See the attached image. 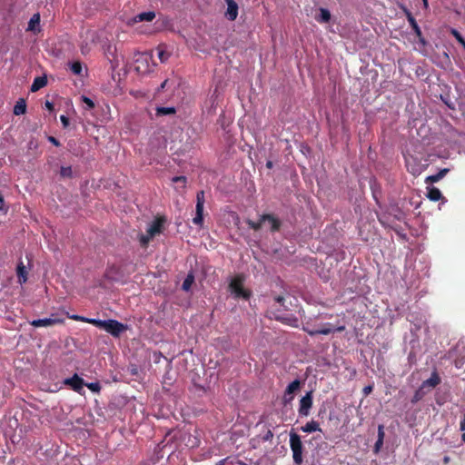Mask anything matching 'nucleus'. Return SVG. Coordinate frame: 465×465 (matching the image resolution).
<instances>
[{
	"instance_id": "obj_35",
	"label": "nucleus",
	"mask_w": 465,
	"mask_h": 465,
	"mask_svg": "<svg viewBox=\"0 0 465 465\" xmlns=\"http://www.w3.org/2000/svg\"><path fill=\"white\" fill-rule=\"evenodd\" d=\"M82 100L89 109H92L94 106V102L89 97L82 96Z\"/></svg>"
},
{
	"instance_id": "obj_23",
	"label": "nucleus",
	"mask_w": 465,
	"mask_h": 465,
	"mask_svg": "<svg viewBox=\"0 0 465 465\" xmlns=\"http://www.w3.org/2000/svg\"><path fill=\"white\" fill-rule=\"evenodd\" d=\"M194 282V275L193 272H190L187 274L186 278L184 279L182 289L184 292H189L193 283Z\"/></svg>"
},
{
	"instance_id": "obj_36",
	"label": "nucleus",
	"mask_w": 465,
	"mask_h": 465,
	"mask_svg": "<svg viewBox=\"0 0 465 465\" xmlns=\"http://www.w3.org/2000/svg\"><path fill=\"white\" fill-rule=\"evenodd\" d=\"M404 157H405V162H406V165H407L408 169L411 170V172L413 173H416L417 171L414 168L411 167V157L408 156L406 154H404Z\"/></svg>"
},
{
	"instance_id": "obj_30",
	"label": "nucleus",
	"mask_w": 465,
	"mask_h": 465,
	"mask_svg": "<svg viewBox=\"0 0 465 465\" xmlns=\"http://www.w3.org/2000/svg\"><path fill=\"white\" fill-rule=\"evenodd\" d=\"M274 302L278 303L281 307L283 308V310H288V306L285 304L286 299L282 295H276L274 297Z\"/></svg>"
},
{
	"instance_id": "obj_44",
	"label": "nucleus",
	"mask_w": 465,
	"mask_h": 465,
	"mask_svg": "<svg viewBox=\"0 0 465 465\" xmlns=\"http://www.w3.org/2000/svg\"><path fill=\"white\" fill-rule=\"evenodd\" d=\"M408 18H409V22H410V24L411 25V26H412V27H413L415 25H417V23H416L415 19H414L411 15H408Z\"/></svg>"
},
{
	"instance_id": "obj_11",
	"label": "nucleus",
	"mask_w": 465,
	"mask_h": 465,
	"mask_svg": "<svg viewBox=\"0 0 465 465\" xmlns=\"http://www.w3.org/2000/svg\"><path fill=\"white\" fill-rule=\"evenodd\" d=\"M166 222L165 218L163 216H158L156 217L153 223L149 225L146 232L149 233L151 236H155L156 234H159L162 232L163 227L164 223Z\"/></svg>"
},
{
	"instance_id": "obj_29",
	"label": "nucleus",
	"mask_w": 465,
	"mask_h": 465,
	"mask_svg": "<svg viewBox=\"0 0 465 465\" xmlns=\"http://www.w3.org/2000/svg\"><path fill=\"white\" fill-rule=\"evenodd\" d=\"M446 173H447V170L444 169V170L440 171L439 173H437L435 175L429 176L427 178V180L430 181L431 183L438 182L439 180H440L445 175Z\"/></svg>"
},
{
	"instance_id": "obj_4",
	"label": "nucleus",
	"mask_w": 465,
	"mask_h": 465,
	"mask_svg": "<svg viewBox=\"0 0 465 465\" xmlns=\"http://www.w3.org/2000/svg\"><path fill=\"white\" fill-rule=\"evenodd\" d=\"M58 159L49 157L47 160L48 166L58 175L61 180L72 179L74 176V172L71 164H58Z\"/></svg>"
},
{
	"instance_id": "obj_22",
	"label": "nucleus",
	"mask_w": 465,
	"mask_h": 465,
	"mask_svg": "<svg viewBox=\"0 0 465 465\" xmlns=\"http://www.w3.org/2000/svg\"><path fill=\"white\" fill-rule=\"evenodd\" d=\"M26 111V104L25 100L20 99L16 102V104L14 106V114L15 115H22Z\"/></svg>"
},
{
	"instance_id": "obj_5",
	"label": "nucleus",
	"mask_w": 465,
	"mask_h": 465,
	"mask_svg": "<svg viewBox=\"0 0 465 465\" xmlns=\"http://www.w3.org/2000/svg\"><path fill=\"white\" fill-rule=\"evenodd\" d=\"M290 447L294 463L300 465L302 462L303 445L301 437L295 432L290 433Z\"/></svg>"
},
{
	"instance_id": "obj_37",
	"label": "nucleus",
	"mask_w": 465,
	"mask_h": 465,
	"mask_svg": "<svg viewBox=\"0 0 465 465\" xmlns=\"http://www.w3.org/2000/svg\"><path fill=\"white\" fill-rule=\"evenodd\" d=\"M382 445H383V440H377L374 444V452L378 453L381 450Z\"/></svg>"
},
{
	"instance_id": "obj_34",
	"label": "nucleus",
	"mask_w": 465,
	"mask_h": 465,
	"mask_svg": "<svg viewBox=\"0 0 465 465\" xmlns=\"http://www.w3.org/2000/svg\"><path fill=\"white\" fill-rule=\"evenodd\" d=\"M384 436H385L384 427H383V425H379L378 426V439L377 440H384Z\"/></svg>"
},
{
	"instance_id": "obj_10",
	"label": "nucleus",
	"mask_w": 465,
	"mask_h": 465,
	"mask_svg": "<svg viewBox=\"0 0 465 465\" xmlns=\"http://www.w3.org/2000/svg\"><path fill=\"white\" fill-rule=\"evenodd\" d=\"M64 384L70 387L73 391L79 394H83L84 381L77 373H74L72 377L67 378L64 381Z\"/></svg>"
},
{
	"instance_id": "obj_39",
	"label": "nucleus",
	"mask_w": 465,
	"mask_h": 465,
	"mask_svg": "<svg viewBox=\"0 0 465 465\" xmlns=\"http://www.w3.org/2000/svg\"><path fill=\"white\" fill-rule=\"evenodd\" d=\"M451 33L460 43H463V38L457 30L453 29Z\"/></svg>"
},
{
	"instance_id": "obj_52",
	"label": "nucleus",
	"mask_w": 465,
	"mask_h": 465,
	"mask_svg": "<svg viewBox=\"0 0 465 465\" xmlns=\"http://www.w3.org/2000/svg\"><path fill=\"white\" fill-rule=\"evenodd\" d=\"M460 44H461V45H463V47L465 48V40H464V39H463V43H460Z\"/></svg>"
},
{
	"instance_id": "obj_12",
	"label": "nucleus",
	"mask_w": 465,
	"mask_h": 465,
	"mask_svg": "<svg viewBox=\"0 0 465 465\" xmlns=\"http://www.w3.org/2000/svg\"><path fill=\"white\" fill-rule=\"evenodd\" d=\"M40 15L38 13L33 15L28 22V25L26 28L27 32H31L35 35L41 32V25H40Z\"/></svg>"
},
{
	"instance_id": "obj_19",
	"label": "nucleus",
	"mask_w": 465,
	"mask_h": 465,
	"mask_svg": "<svg viewBox=\"0 0 465 465\" xmlns=\"http://www.w3.org/2000/svg\"><path fill=\"white\" fill-rule=\"evenodd\" d=\"M155 17V13L153 11L143 12L134 17V22H142V21H152Z\"/></svg>"
},
{
	"instance_id": "obj_32",
	"label": "nucleus",
	"mask_w": 465,
	"mask_h": 465,
	"mask_svg": "<svg viewBox=\"0 0 465 465\" xmlns=\"http://www.w3.org/2000/svg\"><path fill=\"white\" fill-rule=\"evenodd\" d=\"M173 113H174L173 107H158L157 108V114L166 115V114H171Z\"/></svg>"
},
{
	"instance_id": "obj_31",
	"label": "nucleus",
	"mask_w": 465,
	"mask_h": 465,
	"mask_svg": "<svg viewBox=\"0 0 465 465\" xmlns=\"http://www.w3.org/2000/svg\"><path fill=\"white\" fill-rule=\"evenodd\" d=\"M153 238V236H151L149 233L146 232V234H143L140 237V243L143 247H146L150 241Z\"/></svg>"
},
{
	"instance_id": "obj_6",
	"label": "nucleus",
	"mask_w": 465,
	"mask_h": 465,
	"mask_svg": "<svg viewBox=\"0 0 465 465\" xmlns=\"http://www.w3.org/2000/svg\"><path fill=\"white\" fill-rule=\"evenodd\" d=\"M243 277L240 274L236 275L232 279L229 287L232 293H234L235 297L240 298L242 297L244 299H249L250 292L243 288Z\"/></svg>"
},
{
	"instance_id": "obj_7",
	"label": "nucleus",
	"mask_w": 465,
	"mask_h": 465,
	"mask_svg": "<svg viewBox=\"0 0 465 465\" xmlns=\"http://www.w3.org/2000/svg\"><path fill=\"white\" fill-rule=\"evenodd\" d=\"M302 330L305 332H307L309 335L315 336L318 334L328 335L330 333H333L336 331L341 332L345 330V327L344 326L333 327L331 323L328 322V323L323 324L322 328H321V329H310L309 327L304 326L302 328Z\"/></svg>"
},
{
	"instance_id": "obj_38",
	"label": "nucleus",
	"mask_w": 465,
	"mask_h": 465,
	"mask_svg": "<svg viewBox=\"0 0 465 465\" xmlns=\"http://www.w3.org/2000/svg\"><path fill=\"white\" fill-rule=\"evenodd\" d=\"M372 389L371 385L365 386L362 390L363 395L368 396L372 391Z\"/></svg>"
},
{
	"instance_id": "obj_49",
	"label": "nucleus",
	"mask_w": 465,
	"mask_h": 465,
	"mask_svg": "<svg viewBox=\"0 0 465 465\" xmlns=\"http://www.w3.org/2000/svg\"><path fill=\"white\" fill-rule=\"evenodd\" d=\"M266 166H267L269 169H271V168L272 167V163L271 161H268V162L266 163Z\"/></svg>"
},
{
	"instance_id": "obj_27",
	"label": "nucleus",
	"mask_w": 465,
	"mask_h": 465,
	"mask_svg": "<svg viewBox=\"0 0 465 465\" xmlns=\"http://www.w3.org/2000/svg\"><path fill=\"white\" fill-rule=\"evenodd\" d=\"M157 55L162 63H165L169 58V54L162 47L157 48Z\"/></svg>"
},
{
	"instance_id": "obj_40",
	"label": "nucleus",
	"mask_w": 465,
	"mask_h": 465,
	"mask_svg": "<svg viewBox=\"0 0 465 465\" xmlns=\"http://www.w3.org/2000/svg\"><path fill=\"white\" fill-rule=\"evenodd\" d=\"M60 120L64 127H67L69 125V120L65 115H61Z\"/></svg>"
},
{
	"instance_id": "obj_15",
	"label": "nucleus",
	"mask_w": 465,
	"mask_h": 465,
	"mask_svg": "<svg viewBox=\"0 0 465 465\" xmlns=\"http://www.w3.org/2000/svg\"><path fill=\"white\" fill-rule=\"evenodd\" d=\"M301 430L303 432L312 433L314 431H322V429L320 428V424L316 421L312 420L311 421H308L304 426L301 428Z\"/></svg>"
},
{
	"instance_id": "obj_21",
	"label": "nucleus",
	"mask_w": 465,
	"mask_h": 465,
	"mask_svg": "<svg viewBox=\"0 0 465 465\" xmlns=\"http://www.w3.org/2000/svg\"><path fill=\"white\" fill-rule=\"evenodd\" d=\"M331 19V13L326 8H320L316 20L320 23H327Z\"/></svg>"
},
{
	"instance_id": "obj_43",
	"label": "nucleus",
	"mask_w": 465,
	"mask_h": 465,
	"mask_svg": "<svg viewBox=\"0 0 465 465\" xmlns=\"http://www.w3.org/2000/svg\"><path fill=\"white\" fill-rule=\"evenodd\" d=\"M197 203H202V202H203V192H200L197 194Z\"/></svg>"
},
{
	"instance_id": "obj_41",
	"label": "nucleus",
	"mask_w": 465,
	"mask_h": 465,
	"mask_svg": "<svg viewBox=\"0 0 465 465\" xmlns=\"http://www.w3.org/2000/svg\"><path fill=\"white\" fill-rule=\"evenodd\" d=\"M48 141L50 143H52L54 145H55V146H59L60 145L59 142L54 137H53V136H49L48 137Z\"/></svg>"
},
{
	"instance_id": "obj_1",
	"label": "nucleus",
	"mask_w": 465,
	"mask_h": 465,
	"mask_svg": "<svg viewBox=\"0 0 465 465\" xmlns=\"http://www.w3.org/2000/svg\"><path fill=\"white\" fill-rule=\"evenodd\" d=\"M67 317L74 321H80L88 322L99 329H103L114 337H119L124 331L127 330V325L116 321V320H98V319H88L79 315L70 316L67 313Z\"/></svg>"
},
{
	"instance_id": "obj_8",
	"label": "nucleus",
	"mask_w": 465,
	"mask_h": 465,
	"mask_svg": "<svg viewBox=\"0 0 465 465\" xmlns=\"http://www.w3.org/2000/svg\"><path fill=\"white\" fill-rule=\"evenodd\" d=\"M313 404V392L312 391H307L304 396L300 400L298 413L301 417H308Z\"/></svg>"
},
{
	"instance_id": "obj_13",
	"label": "nucleus",
	"mask_w": 465,
	"mask_h": 465,
	"mask_svg": "<svg viewBox=\"0 0 465 465\" xmlns=\"http://www.w3.org/2000/svg\"><path fill=\"white\" fill-rule=\"evenodd\" d=\"M227 9L225 12V16L230 21H233L237 18L238 15V5L234 0H226Z\"/></svg>"
},
{
	"instance_id": "obj_18",
	"label": "nucleus",
	"mask_w": 465,
	"mask_h": 465,
	"mask_svg": "<svg viewBox=\"0 0 465 465\" xmlns=\"http://www.w3.org/2000/svg\"><path fill=\"white\" fill-rule=\"evenodd\" d=\"M46 84H47L46 77H45V76L36 77V78H35V80H34V82H33V84L31 85V91L32 92H36L39 89H41L44 86H45Z\"/></svg>"
},
{
	"instance_id": "obj_9",
	"label": "nucleus",
	"mask_w": 465,
	"mask_h": 465,
	"mask_svg": "<svg viewBox=\"0 0 465 465\" xmlns=\"http://www.w3.org/2000/svg\"><path fill=\"white\" fill-rule=\"evenodd\" d=\"M64 322V319L60 318L57 313H52L50 318L33 320L30 322V324L35 328H39L62 324Z\"/></svg>"
},
{
	"instance_id": "obj_17",
	"label": "nucleus",
	"mask_w": 465,
	"mask_h": 465,
	"mask_svg": "<svg viewBox=\"0 0 465 465\" xmlns=\"http://www.w3.org/2000/svg\"><path fill=\"white\" fill-rule=\"evenodd\" d=\"M440 383V378L438 375V373L434 371L431 373V375L429 379H427L426 381H423L422 386L423 387L430 386V387L434 388Z\"/></svg>"
},
{
	"instance_id": "obj_53",
	"label": "nucleus",
	"mask_w": 465,
	"mask_h": 465,
	"mask_svg": "<svg viewBox=\"0 0 465 465\" xmlns=\"http://www.w3.org/2000/svg\"><path fill=\"white\" fill-rule=\"evenodd\" d=\"M424 4L427 5V0H423Z\"/></svg>"
},
{
	"instance_id": "obj_51",
	"label": "nucleus",
	"mask_w": 465,
	"mask_h": 465,
	"mask_svg": "<svg viewBox=\"0 0 465 465\" xmlns=\"http://www.w3.org/2000/svg\"><path fill=\"white\" fill-rule=\"evenodd\" d=\"M461 440H462V441H463V442H465V433H463V434L461 435Z\"/></svg>"
},
{
	"instance_id": "obj_47",
	"label": "nucleus",
	"mask_w": 465,
	"mask_h": 465,
	"mask_svg": "<svg viewBox=\"0 0 465 465\" xmlns=\"http://www.w3.org/2000/svg\"><path fill=\"white\" fill-rule=\"evenodd\" d=\"M7 206H8V205L1 204V205H0V211H1V212H7Z\"/></svg>"
},
{
	"instance_id": "obj_42",
	"label": "nucleus",
	"mask_w": 465,
	"mask_h": 465,
	"mask_svg": "<svg viewBox=\"0 0 465 465\" xmlns=\"http://www.w3.org/2000/svg\"><path fill=\"white\" fill-rule=\"evenodd\" d=\"M460 430L465 431V412L462 420H460Z\"/></svg>"
},
{
	"instance_id": "obj_24",
	"label": "nucleus",
	"mask_w": 465,
	"mask_h": 465,
	"mask_svg": "<svg viewBox=\"0 0 465 465\" xmlns=\"http://www.w3.org/2000/svg\"><path fill=\"white\" fill-rule=\"evenodd\" d=\"M301 388V381L299 380H294L292 381L287 388L285 389L286 394H294Z\"/></svg>"
},
{
	"instance_id": "obj_3",
	"label": "nucleus",
	"mask_w": 465,
	"mask_h": 465,
	"mask_svg": "<svg viewBox=\"0 0 465 465\" xmlns=\"http://www.w3.org/2000/svg\"><path fill=\"white\" fill-rule=\"evenodd\" d=\"M155 64L153 62L152 53H141L134 56V69L141 74L150 73Z\"/></svg>"
},
{
	"instance_id": "obj_28",
	"label": "nucleus",
	"mask_w": 465,
	"mask_h": 465,
	"mask_svg": "<svg viewBox=\"0 0 465 465\" xmlns=\"http://www.w3.org/2000/svg\"><path fill=\"white\" fill-rule=\"evenodd\" d=\"M84 386H86L93 392L99 393L101 391V385L99 382H91V383L84 382Z\"/></svg>"
},
{
	"instance_id": "obj_14",
	"label": "nucleus",
	"mask_w": 465,
	"mask_h": 465,
	"mask_svg": "<svg viewBox=\"0 0 465 465\" xmlns=\"http://www.w3.org/2000/svg\"><path fill=\"white\" fill-rule=\"evenodd\" d=\"M16 274H17V277H18V282L20 284L25 283L27 282L28 272H27V270H26L25 264L23 263V262H20L17 264Z\"/></svg>"
},
{
	"instance_id": "obj_26",
	"label": "nucleus",
	"mask_w": 465,
	"mask_h": 465,
	"mask_svg": "<svg viewBox=\"0 0 465 465\" xmlns=\"http://www.w3.org/2000/svg\"><path fill=\"white\" fill-rule=\"evenodd\" d=\"M71 71L77 75L82 74L83 72V66L82 64L78 61L73 62L69 64Z\"/></svg>"
},
{
	"instance_id": "obj_33",
	"label": "nucleus",
	"mask_w": 465,
	"mask_h": 465,
	"mask_svg": "<svg viewBox=\"0 0 465 465\" xmlns=\"http://www.w3.org/2000/svg\"><path fill=\"white\" fill-rule=\"evenodd\" d=\"M294 399V394H286V392L284 391V395H283V398H282V401H283V404L284 405H287L289 403H291Z\"/></svg>"
},
{
	"instance_id": "obj_20",
	"label": "nucleus",
	"mask_w": 465,
	"mask_h": 465,
	"mask_svg": "<svg viewBox=\"0 0 465 465\" xmlns=\"http://www.w3.org/2000/svg\"><path fill=\"white\" fill-rule=\"evenodd\" d=\"M426 195L432 202H437V201L440 200V197H441V193H440V190H438L434 187H428Z\"/></svg>"
},
{
	"instance_id": "obj_45",
	"label": "nucleus",
	"mask_w": 465,
	"mask_h": 465,
	"mask_svg": "<svg viewBox=\"0 0 465 465\" xmlns=\"http://www.w3.org/2000/svg\"><path fill=\"white\" fill-rule=\"evenodd\" d=\"M413 29L418 35H420L421 32H420V29L418 24L413 26Z\"/></svg>"
},
{
	"instance_id": "obj_50",
	"label": "nucleus",
	"mask_w": 465,
	"mask_h": 465,
	"mask_svg": "<svg viewBox=\"0 0 465 465\" xmlns=\"http://www.w3.org/2000/svg\"><path fill=\"white\" fill-rule=\"evenodd\" d=\"M167 84V80H165L162 84H161V88L163 89L165 87Z\"/></svg>"
},
{
	"instance_id": "obj_46",
	"label": "nucleus",
	"mask_w": 465,
	"mask_h": 465,
	"mask_svg": "<svg viewBox=\"0 0 465 465\" xmlns=\"http://www.w3.org/2000/svg\"><path fill=\"white\" fill-rule=\"evenodd\" d=\"M45 107H46L47 109H49V110H53L54 105H53V104H52V103H50L49 101H46V102H45Z\"/></svg>"
},
{
	"instance_id": "obj_48",
	"label": "nucleus",
	"mask_w": 465,
	"mask_h": 465,
	"mask_svg": "<svg viewBox=\"0 0 465 465\" xmlns=\"http://www.w3.org/2000/svg\"><path fill=\"white\" fill-rule=\"evenodd\" d=\"M419 399H420V398H419V393H418V392H416V394H415V396H414V398H413V400H412V402L417 401Z\"/></svg>"
},
{
	"instance_id": "obj_2",
	"label": "nucleus",
	"mask_w": 465,
	"mask_h": 465,
	"mask_svg": "<svg viewBox=\"0 0 465 465\" xmlns=\"http://www.w3.org/2000/svg\"><path fill=\"white\" fill-rule=\"evenodd\" d=\"M247 224L250 228L257 231L264 226H269L272 232L278 231L281 227L279 219L272 214H262L257 221L248 220Z\"/></svg>"
},
{
	"instance_id": "obj_16",
	"label": "nucleus",
	"mask_w": 465,
	"mask_h": 465,
	"mask_svg": "<svg viewBox=\"0 0 465 465\" xmlns=\"http://www.w3.org/2000/svg\"><path fill=\"white\" fill-rule=\"evenodd\" d=\"M203 206L204 205H196L195 216L193 219V223L200 227L203 226Z\"/></svg>"
},
{
	"instance_id": "obj_25",
	"label": "nucleus",
	"mask_w": 465,
	"mask_h": 465,
	"mask_svg": "<svg viewBox=\"0 0 465 465\" xmlns=\"http://www.w3.org/2000/svg\"><path fill=\"white\" fill-rule=\"evenodd\" d=\"M172 182L175 184V189H183L186 185V177L185 176H174L172 179Z\"/></svg>"
}]
</instances>
